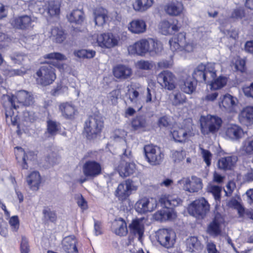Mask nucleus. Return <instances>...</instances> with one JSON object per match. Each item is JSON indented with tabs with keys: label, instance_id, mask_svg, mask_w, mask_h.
Segmentation results:
<instances>
[{
	"label": "nucleus",
	"instance_id": "nucleus-4",
	"mask_svg": "<svg viewBox=\"0 0 253 253\" xmlns=\"http://www.w3.org/2000/svg\"><path fill=\"white\" fill-rule=\"evenodd\" d=\"M103 121L100 115L94 114L90 116L85 122L84 131L88 139L95 138L103 127Z\"/></svg>",
	"mask_w": 253,
	"mask_h": 253
},
{
	"label": "nucleus",
	"instance_id": "nucleus-24",
	"mask_svg": "<svg viewBox=\"0 0 253 253\" xmlns=\"http://www.w3.org/2000/svg\"><path fill=\"white\" fill-rule=\"evenodd\" d=\"M45 37L49 38L53 42L62 43L66 38L64 30L60 27H54L44 32Z\"/></svg>",
	"mask_w": 253,
	"mask_h": 253
},
{
	"label": "nucleus",
	"instance_id": "nucleus-6",
	"mask_svg": "<svg viewBox=\"0 0 253 253\" xmlns=\"http://www.w3.org/2000/svg\"><path fill=\"white\" fill-rule=\"evenodd\" d=\"M90 38L92 44L96 43L99 46L108 49L117 46L120 41L119 37L112 33L94 34Z\"/></svg>",
	"mask_w": 253,
	"mask_h": 253
},
{
	"label": "nucleus",
	"instance_id": "nucleus-14",
	"mask_svg": "<svg viewBox=\"0 0 253 253\" xmlns=\"http://www.w3.org/2000/svg\"><path fill=\"white\" fill-rule=\"evenodd\" d=\"M157 206V201L153 198L143 197L135 204L136 211L140 214H145L154 211Z\"/></svg>",
	"mask_w": 253,
	"mask_h": 253
},
{
	"label": "nucleus",
	"instance_id": "nucleus-39",
	"mask_svg": "<svg viewBox=\"0 0 253 253\" xmlns=\"http://www.w3.org/2000/svg\"><path fill=\"white\" fill-rule=\"evenodd\" d=\"M94 16L96 25L102 26L105 22L107 11L101 7L96 8L94 11Z\"/></svg>",
	"mask_w": 253,
	"mask_h": 253
},
{
	"label": "nucleus",
	"instance_id": "nucleus-57",
	"mask_svg": "<svg viewBox=\"0 0 253 253\" xmlns=\"http://www.w3.org/2000/svg\"><path fill=\"white\" fill-rule=\"evenodd\" d=\"M44 58L56 60L58 61H63L66 59V57L59 52H52L47 54L44 55Z\"/></svg>",
	"mask_w": 253,
	"mask_h": 253
},
{
	"label": "nucleus",
	"instance_id": "nucleus-55",
	"mask_svg": "<svg viewBox=\"0 0 253 253\" xmlns=\"http://www.w3.org/2000/svg\"><path fill=\"white\" fill-rule=\"evenodd\" d=\"M11 229L13 232H17L19 228V220L17 215H14L9 218L8 220Z\"/></svg>",
	"mask_w": 253,
	"mask_h": 253
},
{
	"label": "nucleus",
	"instance_id": "nucleus-61",
	"mask_svg": "<svg viewBox=\"0 0 253 253\" xmlns=\"http://www.w3.org/2000/svg\"><path fill=\"white\" fill-rule=\"evenodd\" d=\"M218 95V93L217 92H209L205 96L203 97L202 100L204 103L213 102L216 99Z\"/></svg>",
	"mask_w": 253,
	"mask_h": 253
},
{
	"label": "nucleus",
	"instance_id": "nucleus-22",
	"mask_svg": "<svg viewBox=\"0 0 253 253\" xmlns=\"http://www.w3.org/2000/svg\"><path fill=\"white\" fill-rule=\"evenodd\" d=\"M170 133L175 141L185 142L192 136L191 128L189 126L174 128Z\"/></svg>",
	"mask_w": 253,
	"mask_h": 253
},
{
	"label": "nucleus",
	"instance_id": "nucleus-37",
	"mask_svg": "<svg viewBox=\"0 0 253 253\" xmlns=\"http://www.w3.org/2000/svg\"><path fill=\"white\" fill-rule=\"evenodd\" d=\"M67 18L70 23L81 24L84 19V12L80 9H75L67 15Z\"/></svg>",
	"mask_w": 253,
	"mask_h": 253
},
{
	"label": "nucleus",
	"instance_id": "nucleus-50",
	"mask_svg": "<svg viewBox=\"0 0 253 253\" xmlns=\"http://www.w3.org/2000/svg\"><path fill=\"white\" fill-rule=\"evenodd\" d=\"M135 66L138 69H139L144 70H150L154 67V64L153 62L151 61L141 60L137 62Z\"/></svg>",
	"mask_w": 253,
	"mask_h": 253
},
{
	"label": "nucleus",
	"instance_id": "nucleus-23",
	"mask_svg": "<svg viewBox=\"0 0 253 253\" xmlns=\"http://www.w3.org/2000/svg\"><path fill=\"white\" fill-rule=\"evenodd\" d=\"M237 99L229 94H226L221 96L218 102L220 108L228 112L234 111L237 104Z\"/></svg>",
	"mask_w": 253,
	"mask_h": 253
},
{
	"label": "nucleus",
	"instance_id": "nucleus-30",
	"mask_svg": "<svg viewBox=\"0 0 253 253\" xmlns=\"http://www.w3.org/2000/svg\"><path fill=\"white\" fill-rule=\"evenodd\" d=\"M223 219L220 215H216L213 221L209 225L207 231L209 234L213 236L219 235L221 232V225Z\"/></svg>",
	"mask_w": 253,
	"mask_h": 253
},
{
	"label": "nucleus",
	"instance_id": "nucleus-17",
	"mask_svg": "<svg viewBox=\"0 0 253 253\" xmlns=\"http://www.w3.org/2000/svg\"><path fill=\"white\" fill-rule=\"evenodd\" d=\"M101 164L94 160H87L83 165V172L87 178L96 177L101 173Z\"/></svg>",
	"mask_w": 253,
	"mask_h": 253
},
{
	"label": "nucleus",
	"instance_id": "nucleus-28",
	"mask_svg": "<svg viewBox=\"0 0 253 253\" xmlns=\"http://www.w3.org/2000/svg\"><path fill=\"white\" fill-rule=\"evenodd\" d=\"M26 181L31 190L38 191L41 183V177L39 172L36 171L31 172L27 176Z\"/></svg>",
	"mask_w": 253,
	"mask_h": 253
},
{
	"label": "nucleus",
	"instance_id": "nucleus-3",
	"mask_svg": "<svg viewBox=\"0 0 253 253\" xmlns=\"http://www.w3.org/2000/svg\"><path fill=\"white\" fill-rule=\"evenodd\" d=\"M218 64L213 63H208L206 65L200 64L192 73L193 79L196 82H209L210 79L216 77V68Z\"/></svg>",
	"mask_w": 253,
	"mask_h": 253
},
{
	"label": "nucleus",
	"instance_id": "nucleus-36",
	"mask_svg": "<svg viewBox=\"0 0 253 253\" xmlns=\"http://www.w3.org/2000/svg\"><path fill=\"white\" fill-rule=\"evenodd\" d=\"M131 127L134 130L144 131L146 130L147 123L145 117L138 116L131 121Z\"/></svg>",
	"mask_w": 253,
	"mask_h": 253
},
{
	"label": "nucleus",
	"instance_id": "nucleus-2",
	"mask_svg": "<svg viewBox=\"0 0 253 253\" xmlns=\"http://www.w3.org/2000/svg\"><path fill=\"white\" fill-rule=\"evenodd\" d=\"M145 90V87L140 84L132 83L126 93L130 103L138 111L142 109L144 102L150 103L155 102L156 100V96L153 99L152 91L149 87H147L144 101L142 95L144 94Z\"/></svg>",
	"mask_w": 253,
	"mask_h": 253
},
{
	"label": "nucleus",
	"instance_id": "nucleus-20",
	"mask_svg": "<svg viewBox=\"0 0 253 253\" xmlns=\"http://www.w3.org/2000/svg\"><path fill=\"white\" fill-rule=\"evenodd\" d=\"M246 133L241 126L236 124L227 125L225 128V138L232 141L240 140Z\"/></svg>",
	"mask_w": 253,
	"mask_h": 253
},
{
	"label": "nucleus",
	"instance_id": "nucleus-54",
	"mask_svg": "<svg viewBox=\"0 0 253 253\" xmlns=\"http://www.w3.org/2000/svg\"><path fill=\"white\" fill-rule=\"evenodd\" d=\"M200 149L201 150L202 157L204 160V161L206 164L207 166H210L211 165L212 157L211 153L209 150H206L202 147H200Z\"/></svg>",
	"mask_w": 253,
	"mask_h": 253
},
{
	"label": "nucleus",
	"instance_id": "nucleus-33",
	"mask_svg": "<svg viewBox=\"0 0 253 253\" xmlns=\"http://www.w3.org/2000/svg\"><path fill=\"white\" fill-rule=\"evenodd\" d=\"M113 74L118 79H126L131 75L132 70L127 66L120 64L114 68Z\"/></svg>",
	"mask_w": 253,
	"mask_h": 253
},
{
	"label": "nucleus",
	"instance_id": "nucleus-56",
	"mask_svg": "<svg viewBox=\"0 0 253 253\" xmlns=\"http://www.w3.org/2000/svg\"><path fill=\"white\" fill-rule=\"evenodd\" d=\"M190 184V179L189 177H182L177 182L176 185L182 188L184 190L189 191V184Z\"/></svg>",
	"mask_w": 253,
	"mask_h": 253
},
{
	"label": "nucleus",
	"instance_id": "nucleus-26",
	"mask_svg": "<svg viewBox=\"0 0 253 253\" xmlns=\"http://www.w3.org/2000/svg\"><path fill=\"white\" fill-rule=\"evenodd\" d=\"M185 43V34L179 33L176 37H172L169 41L170 49L174 51H183Z\"/></svg>",
	"mask_w": 253,
	"mask_h": 253
},
{
	"label": "nucleus",
	"instance_id": "nucleus-21",
	"mask_svg": "<svg viewBox=\"0 0 253 253\" xmlns=\"http://www.w3.org/2000/svg\"><path fill=\"white\" fill-rule=\"evenodd\" d=\"M143 220V218H135L133 219L128 225L130 234L137 237L139 241H141L145 230Z\"/></svg>",
	"mask_w": 253,
	"mask_h": 253
},
{
	"label": "nucleus",
	"instance_id": "nucleus-46",
	"mask_svg": "<svg viewBox=\"0 0 253 253\" xmlns=\"http://www.w3.org/2000/svg\"><path fill=\"white\" fill-rule=\"evenodd\" d=\"M116 195L122 201L126 200L130 195L125 183H122L119 184L116 191Z\"/></svg>",
	"mask_w": 253,
	"mask_h": 253
},
{
	"label": "nucleus",
	"instance_id": "nucleus-31",
	"mask_svg": "<svg viewBox=\"0 0 253 253\" xmlns=\"http://www.w3.org/2000/svg\"><path fill=\"white\" fill-rule=\"evenodd\" d=\"M77 240L74 236L65 237L62 241L63 250L66 253H78L76 246Z\"/></svg>",
	"mask_w": 253,
	"mask_h": 253
},
{
	"label": "nucleus",
	"instance_id": "nucleus-12",
	"mask_svg": "<svg viewBox=\"0 0 253 253\" xmlns=\"http://www.w3.org/2000/svg\"><path fill=\"white\" fill-rule=\"evenodd\" d=\"M157 240L163 247L169 249L173 247L176 241V234L171 229H161L157 234Z\"/></svg>",
	"mask_w": 253,
	"mask_h": 253
},
{
	"label": "nucleus",
	"instance_id": "nucleus-52",
	"mask_svg": "<svg viewBox=\"0 0 253 253\" xmlns=\"http://www.w3.org/2000/svg\"><path fill=\"white\" fill-rule=\"evenodd\" d=\"M230 207L236 209L240 216H243L244 213V209L241 204L235 199H232L228 203Z\"/></svg>",
	"mask_w": 253,
	"mask_h": 253
},
{
	"label": "nucleus",
	"instance_id": "nucleus-9",
	"mask_svg": "<svg viewBox=\"0 0 253 253\" xmlns=\"http://www.w3.org/2000/svg\"><path fill=\"white\" fill-rule=\"evenodd\" d=\"M210 205L204 198L197 199L188 206L189 213L197 218H203L210 210Z\"/></svg>",
	"mask_w": 253,
	"mask_h": 253
},
{
	"label": "nucleus",
	"instance_id": "nucleus-58",
	"mask_svg": "<svg viewBox=\"0 0 253 253\" xmlns=\"http://www.w3.org/2000/svg\"><path fill=\"white\" fill-rule=\"evenodd\" d=\"M75 199L78 206L83 210H86L88 208L87 203L83 196L78 194L75 196Z\"/></svg>",
	"mask_w": 253,
	"mask_h": 253
},
{
	"label": "nucleus",
	"instance_id": "nucleus-7",
	"mask_svg": "<svg viewBox=\"0 0 253 253\" xmlns=\"http://www.w3.org/2000/svg\"><path fill=\"white\" fill-rule=\"evenodd\" d=\"M8 101L12 108L16 109L21 106H30L34 103V98L31 92L20 90L15 95L8 96Z\"/></svg>",
	"mask_w": 253,
	"mask_h": 253
},
{
	"label": "nucleus",
	"instance_id": "nucleus-44",
	"mask_svg": "<svg viewBox=\"0 0 253 253\" xmlns=\"http://www.w3.org/2000/svg\"><path fill=\"white\" fill-rule=\"evenodd\" d=\"M197 82L193 79L188 78L184 82V84L182 87L183 91L187 94L192 93L196 89Z\"/></svg>",
	"mask_w": 253,
	"mask_h": 253
},
{
	"label": "nucleus",
	"instance_id": "nucleus-10",
	"mask_svg": "<svg viewBox=\"0 0 253 253\" xmlns=\"http://www.w3.org/2000/svg\"><path fill=\"white\" fill-rule=\"evenodd\" d=\"M38 84L43 86L51 84L56 79L54 69L48 64L42 66L37 72Z\"/></svg>",
	"mask_w": 253,
	"mask_h": 253
},
{
	"label": "nucleus",
	"instance_id": "nucleus-19",
	"mask_svg": "<svg viewBox=\"0 0 253 253\" xmlns=\"http://www.w3.org/2000/svg\"><path fill=\"white\" fill-rule=\"evenodd\" d=\"M37 19L34 16L22 15L13 18L11 24L15 28L25 30L33 28Z\"/></svg>",
	"mask_w": 253,
	"mask_h": 253
},
{
	"label": "nucleus",
	"instance_id": "nucleus-18",
	"mask_svg": "<svg viewBox=\"0 0 253 253\" xmlns=\"http://www.w3.org/2000/svg\"><path fill=\"white\" fill-rule=\"evenodd\" d=\"M15 154L17 162L20 165L23 169H28L29 161H33L36 158L34 152L29 151L26 153L20 147L15 148Z\"/></svg>",
	"mask_w": 253,
	"mask_h": 253
},
{
	"label": "nucleus",
	"instance_id": "nucleus-8",
	"mask_svg": "<svg viewBox=\"0 0 253 253\" xmlns=\"http://www.w3.org/2000/svg\"><path fill=\"white\" fill-rule=\"evenodd\" d=\"M35 11L42 14L46 13L50 16L58 15L60 11L59 0H43L35 5Z\"/></svg>",
	"mask_w": 253,
	"mask_h": 253
},
{
	"label": "nucleus",
	"instance_id": "nucleus-41",
	"mask_svg": "<svg viewBox=\"0 0 253 253\" xmlns=\"http://www.w3.org/2000/svg\"><path fill=\"white\" fill-rule=\"evenodd\" d=\"M59 109L62 114L66 118L73 116L76 111L75 107L71 103H63L59 106Z\"/></svg>",
	"mask_w": 253,
	"mask_h": 253
},
{
	"label": "nucleus",
	"instance_id": "nucleus-16",
	"mask_svg": "<svg viewBox=\"0 0 253 253\" xmlns=\"http://www.w3.org/2000/svg\"><path fill=\"white\" fill-rule=\"evenodd\" d=\"M152 39H141L133 44L129 45L127 50L129 54H137L144 56L147 52H149V44H153Z\"/></svg>",
	"mask_w": 253,
	"mask_h": 253
},
{
	"label": "nucleus",
	"instance_id": "nucleus-59",
	"mask_svg": "<svg viewBox=\"0 0 253 253\" xmlns=\"http://www.w3.org/2000/svg\"><path fill=\"white\" fill-rule=\"evenodd\" d=\"M245 10L243 7H238L232 11L231 18L235 19H241L245 16Z\"/></svg>",
	"mask_w": 253,
	"mask_h": 253
},
{
	"label": "nucleus",
	"instance_id": "nucleus-62",
	"mask_svg": "<svg viewBox=\"0 0 253 253\" xmlns=\"http://www.w3.org/2000/svg\"><path fill=\"white\" fill-rule=\"evenodd\" d=\"M124 183L129 195H130L133 191H135L137 189V185L135 184L134 181L130 179L126 180Z\"/></svg>",
	"mask_w": 253,
	"mask_h": 253
},
{
	"label": "nucleus",
	"instance_id": "nucleus-27",
	"mask_svg": "<svg viewBox=\"0 0 253 253\" xmlns=\"http://www.w3.org/2000/svg\"><path fill=\"white\" fill-rule=\"evenodd\" d=\"M240 123L249 126L253 123V107L248 106L244 108L239 115Z\"/></svg>",
	"mask_w": 253,
	"mask_h": 253
},
{
	"label": "nucleus",
	"instance_id": "nucleus-15",
	"mask_svg": "<svg viewBox=\"0 0 253 253\" xmlns=\"http://www.w3.org/2000/svg\"><path fill=\"white\" fill-rule=\"evenodd\" d=\"M157 80L161 86L165 89L171 91L176 87L175 76L168 70L160 73L157 76Z\"/></svg>",
	"mask_w": 253,
	"mask_h": 253
},
{
	"label": "nucleus",
	"instance_id": "nucleus-43",
	"mask_svg": "<svg viewBox=\"0 0 253 253\" xmlns=\"http://www.w3.org/2000/svg\"><path fill=\"white\" fill-rule=\"evenodd\" d=\"M186 245L187 250L191 253H194L196 251L201 249V243L195 236L187 239Z\"/></svg>",
	"mask_w": 253,
	"mask_h": 253
},
{
	"label": "nucleus",
	"instance_id": "nucleus-25",
	"mask_svg": "<svg viewBox=\"0 0 253 253\" xmlns=\"http://www.w3.org/2000/svg\"><path fill=\"white\" fill-rule=\"evenodd\" d=\"M164 10L169 16H178L183 13L184 7L182 2L175 0L166 4Z\"/></svg>",
	"mask_w": 253,
	"mask_h": 253
},
{
	"label": "nucleus",
	"instance_id": "nucleus-29",
	"mask_svg": "<svg viewBox=\"0 0 253 253\" xmlns=\"http://www.w3.org/2000/svg\"><path fill=\"white\" fill-rule=\"evenodd\" d=\"M146 24L144 20L137 19L129 22L128 25V29L133 34H140L146 31Z\"/></svg>",
	"mask_w": 253,
	"mask_h": 253
},
{
	"label": "nucleus",
	"instance_id": "nucleus-64",
	"mask_svg": "<svg viewBox=\"0 0 253 253\" xmlns=\"http://www.w3.org/2000/svg\"><path fill=\"white\" fill-rule=\"evenodd\" d=\"M185 152L183 151H173L172 158L175 162H179L184 159Z\"/></svg>",
	"mask_w": 253,
	"mask_h": 253
},
{
	"label": "nucleus",
	"instance_id": "nucleus-38",
	"mask_svg": "<svg viewBox=\"0 0 253 253\" xmlns=\"http://www.w3.org/2000/svg\"><path fill=\"white\" fill-rule=\"evenodd\" d=\"M215 77L213 79H210L209 84L211 86V89L217 90L221 88L225 85L227 83V78L223 76H219L216 79Z\"/></svg>",
	"mask_w": 253,
	"mask_h": 253
},
{
	"label": "nucleus",
	"instance_id": "nucleus-13",
	"mask_svg": "<svg viewBox=\"0 0 253 253\" xmlns=\"http://www.w3.org/2000/svg\"><path fill=\"white\" fill-rule=\"evenodd\" d=\"M179 21L175 18L163 20L159 24V29L164 35H172L178 32L181 28Z\"/></svg>",
	"mask_w": 253,
	"mask_h": 253
},
{
	"label": "nucleus",
	"instance_id": "nucleus-34",
	"mask_svg": "<svg viewBox=\"0 0 253 253\" xmlns=\"http://www.w3.org/2000/svg\"><path fill=\"white\" fill-rule=\"evenodd\" d=\"M112 230L117 235L125 236L128 231L126 223L123 218H119L112 223Z\"/></svg>",
	"mask_w": 253,
	"mask_h": 253
},
{
	"label": "nucleus",
	"instance_id": "nucleus-51",
	"mask_svg": "<svg viewBox=\"0 0 253 253\" xmlns=\"http://www.w3.org/2000/svg\"><path fill=\"white\" fill-rule=\"evenodd\" d=\"M152 42H153L152 44H149L150 51L149 53H155L156 54H159L162 52L163 49V46L161 42L157 40L152 39Z\"/></svg>",
	"mask_w": 253,
	"mask_h": 253
},
{
	"label": "nucleus",
	"instance_id": "nucleus-45",
	"mask_svg": "<svg viewBox=\"0 0 253 253\" xmlns=\"http://www.w3.org/2000/svg\"><path fill=\"white\" fill-rule=\"evenodd\" d=\"M202 182L200 178L196 176H192L188 192L190 193L198 192L202 188Z\"/></svg>",
	"mask_w": 253,
	"mask_h": 253
},
{
	"label": "nucleus",
	"instance_id": "nucleus-47",
	"mask_svg": "<svg viewBox=\"0 0 253 253\" xmlns=\"http://www.w3.org/2000/svg\"><path fill=\"white\" fill-rule=\"evenodd\" d=\"M173 97L171 99L172 105L178 106L183 104L186 102V97L185 95L179 91H174L172 93Z\"/></svg>",
	"mask_w": 253,
	"mask_h": 253
},
{
	"label": "nucleus",
	"instance_id": "nucleus-32",
	"mask_svg": "<svg viewBox=\"0 0 253 253\" xmlns=\"http://www.w3.org/2000/svg\"><path fill=\"white\" fill-rule=\"evenodd\" d=\"M135 165L133 162L122 161L118 167V171L121 177H127L134 173Z\"/></svg>",
	"mask_w": 253,
	"mask_h": 253
},
{
	"label": "nucleus",
	"instance_id": "nucleus-42",
	"mask_svg": "<svg viewBox=\"0 0 253 253\" xmlns=\"http://www.w3.org/2000/svg\"><path fill=\"white\" fill-rule=\"evenodd\" d=\"M240 151L244 155H253V137L248 138L243 141Z\"/></svg>",
	"mask_w": 253,
	"mask_h": 253
},
{
	"label": "nucleus",
	"instance_id": "nucleus-48",
	"mask_svg": "<svg viewBox=\"0 0 253 253\" xmlns=\"http://www.w3.org/2000/svg\"><path fill=\"white\" fill-rule=\"evenodd\" d=\"M75 56L80 58H91L95 55V51L93 50L80 49L74 52Z\"/></svg>",
	"mask_w": 253,
	"mask_h": 253
},
{
	"label": "nucleus",
	"instance_id": "nucleus-40",
	"mask_svg": "<svg viewBox=\"0 0 253 253\" xmlns=\"http://www.w3.org/2000/svg\"><path fill=\"white\" fill-rule=\"evenodd\" d=\"M154 2V0H135L133 7L136 11H145L153 5Z\"/></svg>",
	"mask_w": 253,
	"mask_h": 253
},
{
	"label": "nucleus",
	"instance_id": "nucleus-63",
	"mask_svg": "<svg viewBox=\"0 0 253 253\" xmlns=\"http://www.w3.org/2000/svg\"><path fill=\"white\" fill-rule=\"evenodd\" d=\"M21 253H29L30 249L27 239L22 237L20 244Z\"/></svg>",
	"mask_w": 253,
	"mask_h": 253
},
{
	"label": "nucleus",
	"instance_id": "nucleus-49",
	"mask_svg": "<svg viewBox=\"0 0 253 253\" xmlns=\"http://www.w3.org/2000/svg\"><path fill=\"white\" fill-rule=\"evenodd\" d=\"M208 191L211 193L216 202H219L221 198V187L217 185H211L208 187Z\"/></svg>",
	"mask_w": 253,
	"mask_h": 253
},
{
	"label": "nucleus",
	"instance_id": "nucleus-53",
	"mask_svg": "<svg viewBox=\"0 0 253 253\" xmlns=\"http://www.w3.org/2000/svg\"><path fill=\"white\" fill-rule=\"evenodd\" d=\"M47 131L51 135L56 134L59 127V124L56 122L49 120L47 121Z\"/></svg>",
	"mask_w": 253,
	"mask_h": 253
},
{
	"label": "nucleus",
	"instance_id": "nucleus-35",
	"mask_svg": "<svg viewBox=\"0 0 253 253\" xmlns=\"http://www.w3.org/2000/svg\"><path fill=\"white\" fill-rule=\"evenodd\" d=\"M237 160V157L234 155L221 158L218 162V168L223 170L231 169Z\"/></svg>",
	"mask_w": 253,
	"mask_h": 253
},
{
	"label": "nucleus",
	"instance_id": "nucleus-60",
	"mask_svg": "<svg viewBox=\"0 0 253 253\" xmlns=\"http://www.w3.org/2000/svg\"><path fill=\"white\" fill-rule=\"evenodd\" d=\"M120 94V91L119 90H113L109 93L107 98L112 104H116L117 103V100Z\"/></svg>",
	"mask_w": 253,
	"mask_h": 253
},
{
	"label": "nucleus",
	"instance_id": "nucleus-5",
	"mask_svg": "<svg viewBox=\"0 0 253 253\" xmlns=\"http://www.w3.org/2000/svg\"><path fill=\"white\" fill-rule=\"evenodd\" d=\"M201 132L204 134L218 131L222 124V119L216 115L201 116L200 119Z\"/></svg>",
	"mask_w": 253,
	"mask_h": 253
},
{
	"label": "nucleus",
	"instance_id": "nucleus-11",
	"mask_svg": "<svg viewBox=\"0 0 253 253\" xmlns=\"http://www.w3.org/2000/svg\"><path fill=\"white\" fill-rule=\"evenodd\" d=\"M145 157L151 165H159L163 161L164 154L161 148L153 145H147L144 147Z\"/></svg>",
	"mask_w": 253,
	"mask_h": 253
},
{
	"label": "nucleus",
	"instance_id": "nucleus-1",
	"mask_svg": "<svg viewBox=\"0 0 253 253\" xmlns=\"http://www.w3.org/2000/svg\"><path fill=\"white\" fill-rule=\"evenodd\" d=\"M159 202L165 208L157 211L154 217L156 220L164 221L175 218V213L171 207L180 205L182 200L176 194H165L161 196Z\"/></svg>",
	"mask_w": 253,
	"mask_h": 253
}]
</instances>
